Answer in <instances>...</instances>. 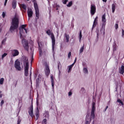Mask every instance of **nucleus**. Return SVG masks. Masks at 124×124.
<instances>
[{
	"mask_svg": "<svg viewBox=\"0 0 124 124\" xmlns=\"http://www.w3.org/2000/svg\"><path fill=\"white\" fill-rule=\"evenodd\" d=\"M18 28H19V18L15 16L12 19V25L10 27V31L12 32L15 30H17Z\"/></svg>",
	"mask_w": 124,
	"mask_h": 124,
	"instance_id": "1",
	"label": "nucleus"
},
{
	"mask_svg": "<svg viewBox=\"0 0 124 124\" xmlns=\"http://www.w3.org/2000/svg\"><path fill=\"white\" fill-rule=\"evenodd\" d=\"M46 32L48 35H51L52 52L54 53V52H55V46H56V39H55V35L53 33H51V30H48Z\"/></svg>",
	"mask_w": 124,
	"mask_h": 124,
	"instance_id": "2",
	"label": "nucleus"
},
{
	"mask_svg": "<svg viewBox=\"0 0 124 124\" xmlns=\"http://www.w3.org/2000/svg\"><path fill=\"white\" fill-rule=\"evenodd\" d=\"M95 111V103L94 102H93L92 108L91 111V118L94 120L95 115L94 114V111Z\"/></svg>",
	"mask_w": 124,
	"mask_h": 124,
	"instance_id": "3",
	"label": "nucleus"
},
{
	"mask_svg": "<svg viewBox=\"0 0 124 124\" xmlns=\"http://www.w3.org/2000/svg\"><path fill=\"white\" fill-rule=\"evenodd\" d=\"M34 7L35 11V15L37 19L39 18V9H38V5L37 3H34Z\"/></svg>",
	"mask_w": 124,
	"mask_h": 124,
	"instance_id": "4",
	"label": "nucleus"
},
{
	"mask_svg": "<svg viewBox=\"0 0 124 124\" xmlns=\"http://www.w3.org/2000/svg\"><path fill=\"white\" fill-rule=\"evenodd\" d=\"M15 67L16 70L21 71L22 68H21V63L19 61H16L15 62Z\"/></svg>",
	"mask_w": 124,
	"mask_h": 124,
	"instance_id": "5",
	"label": "nucleus"
},
{
	"mask_svg": "<svg viewBox=\"0 0 124 124\" xmlns=\"http://www.w3.org/2000/svg\"><path fill=\"white\" fill-rule=\"evenodd\" d=\"M22 44L25 50H26V51H29V48L30 47L29 46V42H28V41L23 39L22 40Z\"/></svg>",
	"mask_w": 124,
	"mask_h": 124,
	"instance_id": "6",
	"label": "nucleus"
},
{
	"mask_svg": "<svg viewBox=\"0 0 124 124\" xmlns=\"http://www.w3.org/2000/svg\"><path fill=\"white\" fill-rule=\"evenodd\" d=\"M91 15L93 16L96 12V7L94 4H91V10H90Z\"/></svg>",
	"mask_w": 124,
	"mask_h": 124,
	"instance_id": "7",
	"label": "nucleus"
},
{
	"mask_svg": "<svg viewBox=\"0 0 124 124\" xmlns=\"http://www.w3.org/2000/svg\"><path fill=\"white\" fill-rule=\"evenodd\" d=\"M27 27V24H24L21 25L19 28V33L20 35H22V34L24 32V29Z\"/></svg>",
	"mask_w": 124,
	"mask_h": 124,
	"instance_id": "8",
	"label": "nucleus"
},
{
	"mask_svg": "<svg viewBox=\"0 0 124 124\" xmlns=\"http://www.w3.org/2000/svg\"><path fill=\"white\" fill-rule=\"evenodd\" d=\"M45 74L48 77L50 75V68L49 67L48 65H46V69L45 70Z\"/></svg>",
	"mask_w": 124,
	"mask_h": 124,
	"instance_id": "9",
	"label": "nucleus"
},
{
	"mask_svg": "<svg viewBox=\"0 0 124 124\" xmlns=\"http://www.w3.org/2000/svg\"><path fill=\"white\" fill-rule=\"evenodd\" d=\"M92 117L90 118V114H87L86 117L85 121H86V123L85 124H90L91 123V121H92Z\"/></svg>",
	"mask_w": 124,
	"mask_h": 124,
	"instance_id": "10",
	"label": "nucleus"
},
{
	"mask_svg": "<svg viewBox=\"0 0 124 124\" xmlns=\"http://www.w3.org/2000/svg\"><path fill=\"white\" fill-rule=\"evenodd\" d=\"M29 113L31 118H33V117H34V115H33V106H32V105L30 108V109L29 111Z\"/></svg>",
	"mask_w": 124,
	"mask_h": 124,
	"instance_id": "11",
	"label": "nucleus"
},
{
	"mask_svg": "<svg viewBox=\"0 0 124 124\" xmlns=\"http://www.w3.org/2000/svg\"><path fill=\"white\" fill-rule=\"evenodd\" d=\"M27 14L29 18H31V17H32V15H33V12H32V10H31V9H28Z\"/></svg>",
	"mask_w": 124,
	"mask_h": 124,
	"instance_id": "12",
	"label": "nucleus"
},
{
	"mask_svg": "<svg viewBox=\"0 0 124 124\" xmlns=\"http://www.w3.org/2000/svg\"><path fill=\"white\" fill-rule=\"evenodd\" d=\"M12 56L13 57H17V56H19V51L17 49H14L12 51Z\"/></svg>",
	"mask_w": 124,
	"mask_h": 124,
	"instance_id": "13",
	"label": "nucleus"
},
{
	"mask_svg": "<svg viewBox=\"0 0 124 124\" xmlns=\"http://www.w3.org/2000/svg\"><path fill=\"white\" fill-rule=\"evenodd\" d=\"M102 22H103V26L105 25L106 23V15L105 14L103 15L102 16Z\"/></svg>",
	"mask_w": 124,
	"mask_h": 124,
	"instance_id": "14",
	"label": "nucleus"
},
{
	"mask_svg": "<svg viewBox=\"0 0 124 124\" xmlns=\"http://www.w3.org/2000/svg\"><path fill=\"white\" fill-rule=\"evenodd\" d=\"M44 118L47 120H49V111H46L43 115Z\"/></svg>",
	"mask_w": 124,
	"mask_h": 124,
	"instance_id": "15",
	"label": "nucleus"
},
{
	"mask_svg": "<svg viewBox=\"0 0 124 124\" xmlns=\"http://www.w3.org/2000/svg\"><path fill=\"white\" fill-rule=\"evenodd\" d=\"M65 38L66 39V42L67 43L69 42V35L66 33H64Z\"/></svg>",
	"mask_w": 124,
	"mask_h": 124,
	"instance_id": "16",
	"label": "nucleus"
},
{
	"mask_svg": "<svg viewBox=\"0 0 124 124\" xmlns=\"http://www.w3.org/2000/svg\"><path fill=\"white\" fill-rule=\"evenodd\" d=\"M16 4H17L16 0H13L12 2V7L13 9H15V8H16Z\"/></svg>",
	"mask_w": 124,
	"mask_h": 124,
	"instance_id": "17",
	"label": "nucleus"
},
{
	"mask_svg": "<svg viewBox=\"0 0 124 124\" xmlns=\"http://www.w3.org/2000/svg\"><path fill=\"white\" fill-rule=\"evenodd\" d=\"M50 79H51L52 88V89H54V77H53V75L50 76Z\"/></svg>",
	"mask_w": 124,
	"mask_h": 124,
	"instance_id": "18",
	"label": "nucleus"
},
{
	"mask_svg": "<svg viewBox=\"0 0 124 124\" xmlns=\"http://www.w3.org/2000/svg\"><path fill=\"white\" fill-rule=\"evenodd\" d=\"M24 75L26 77L29 76V69H24Z\"/></svg>",
	"mask_w": 124,
	"mask_h": 124,
	"instance_id": "19",
	"label": "nucleus"
},
{
	"mask_svg": "<svg viewBox=\"0 0 124 124\" xmlns=\"http://www.w3.org/2000/svg\"><path fill=\"white\" fill-rule=\"evenodd\" d=\"M35 114L36 120H38V118H39V109H38V108H37Z\"/></svg>",
	"mask_w": 124,
	"mask_h": 124,
	"instance_id": "20",
	"label": "nucleus"
},
{
	"mask_svg": "<svg viewBox=\"0 0 124 124\" xmlns=\"http://www.w3.org/2000/svg\"><path fill=\"white\" fill-rule=\"evenodd\" d=\"M119 73L120 74H124V66L122 65L121 66V69L119 70Z\"/></svg>",
	"mask_w": 124,
	"mask_h": 124,
	"instance_id": "21",
	"label": "nucleus"
},
{
	"mask_svg": "<svg viewBox=\"0 0 124 124\" xmlns=\"http://www.w3.org/2000/svg\"><path fill=\"white\" fill-rule=\"evenodd\" d=\"M97 20H94L92 29H94V28L96 27V25H97Z\"/></svg>",
	"mask_w": 124,
	"mask_h": 124,
	"instance_id": "22",
	"label": "nucleus"
},
{
	"mask_svg": "<svg viewBox=\"0 0 124 124\" xmlns=\"http://www.w3.org/2000/svg\"><path fill=\"white\" fill-rule=\"evenodd\" d=\"M112 13H114V12H115V10H116V5L114 3L112 4Z\"/></svg>",
	"mask_w": 124,
	"mask_h": 124,
	"instance_id": "23",
	"label": "nucleus"
},
{
	"mask_svg": "<svg viewBox=\"0 0 124 124\" xmlns=\"http://www.w3.org/2000/svg\"><path fill=\"white\" fill-rule=\"evenodd\" d=\"M23 62L24 64L25 63H27V62H29V60L28 59V58L25 57L23 58Z\"/></svg>",
	"mask_w": 124,
	"mask_h": 124,
	"instance_id": "24",
	"label": "nucleus"
},
{
	"mask_svg": "<svg viewBox=\"0 0 124 124\" xmlns=\"http://www.w3.org/2000/svg\"><path fill=\"white\" fill-rule=\"evenodd\" d=\"M84 45H83V46L79 49V54H81L84 52Z\"/></svg>",
	"mask_w": 124,
	"mask_h": 124,
	"instance_id": "25",
	"label": "nucleus"
},
{
	"mask_svg": "<svg viewBox=\"0 0 124 124\" xmlns=\"http://www.w3.org/2000/svg\"><path fill=\"white\" fill-rule=\"evenodd\" d=\"M21 6L22 8L24 9V10H27V5H26L24 4H21Z\"/></svg>",
	"mask_w": 124,
	"mask_h": 124,
	"instance_id": "26",
	"label": "nucleus"
},
{
	"mask_svg": "<svg viewBox=\"0 0 124 124\" xmlns=\"http://www.w3.org/2000/svg\"><path fill=\"white\" fill-rule=\"evenodd\" d=\"M73 4V2L72 1H70L68 4H67V7H71V6H72V4Z\"/></svg>",
	"mask_w": 124,
	"mask_h": 124,
	"instance_id": "27",
	"label": "nucleus"
},
{
	"mask_svg": "<svg viewBox=\"0 0 124 124\" xmlns=\"http://www.w3.org/2000/svg\"><path fill=\"white\" fill-rule=\"evenodd\" d=\"M82 39V31H79V42H81V40Z\"/></svg>",
	"mask_w": 124,
	"mask_h": 124,
	"instance_id": "28",
	"label": "nucleus"
},
{
	"mask_svg": "<svg viewBox=\"0 0 124 124\" xmlns=\"http://www.w3.org/2000/svg\"><path fill=\"white\" fill-rule=\"evenodd\" d=\"M42 124H47V119L46 118H45L43 119L42 122Z\"/></svg>",
	"mask_w": 124,
	"mask_h": 124,
	"instance_id": "29",
	"label": "nucleus"
},
{
	"mask_svg": "<svg viewBox=\"0 0 124 124\" xmlns=\"http://www.w3.org/2000/svg\"><path fill=\"white\" fill-rule=\"evenodd\" d=\"M25 67L24 69H29V62L25 63Z\"/></svg>",
	"mask_w": 124,
	"mask_h": 124,
	"instance_id": "30",
	"label": "nucleus"
},
{
	"mask_svg": "<svg viewBox=\"0 0 124 124\" xmlns=\"http://www.w3.org/2000/svg\"><path fill=\"white\" fill-rule=\"evenodd\" d=\"M54 8H56V10H58L59 8H60V5L57 4H55Z\"/></svg>",
	"mask_w": 124,
	"mask_h": 124,
	"instance_id": "31",
	"label": "nucleus"
},
{
	"mask_svg": "<svg viewBox=\"0 0 124 124\" xmlns=\"http://www.w3.org/2000/svg\"><path fill=\"white\" fill-rule=\"evenodd\" d=\"M4 81V78H1L0 79V85H2V84H3V82Z\"/></svg>",
	"mask_w": 124,
	"mask_h": 124,
	"instance_id": "32",
	"label": "nucleus"
},
{
	"mask_svg": "<svg viewBox=\"0 0 124 124\" xmlns=\"http://www.w3.org/2000/svg\"><path fill=\"white\" fill-rule=\"evenodd\" d=\"M113 52L117 50V46L116 45L113 46Z\"/></svg>",
	"mask_w": 124,
	"mask_h": 124,
	"instance_id": "33",
	"label": "nucleus"
},
{
	"mask_svg": "<svg viewBox=\"0 0 124 124\" xmlns=\"http://www.w3.org/2000/svg\"><path fill=\"white\" fill-rule=\"evenodd\" d=\"M83 71L84 73H87V74L89 73V72L88 71V69H87V68H84L83 69Z\"/></svg>",
	"mask_w": 124,
	"mask_h": 124,
	"instance_id": "34",
	"label": "nucleus"
},
{
	"mask_svg": "<svg viewBox=\"0 0 124 124\" xmlns=\"http://www.w3.org/2000/svg\"><path fill=\"white\" fill-rule=\"evenodd\" d=\"M43 53H42V49L41 48L39 49V56L41 57L42 56Z\"/></svg>",
	"mask_w": 124,
	"mask_h": 124,
	"instance_id": "35",
	"label": "nucleus"
},
{
	"mask_svg": "<svg viewBox=\"0 0 124 124\" xmlns=\"http://www.w3.org/2000/svg\"><path fill=\"white\" fill-rule=\"evenodd\" d=\"M72 66H71V65H70V66H68V68H69V69H68V73H69V72H70V71H71V69H72Z\"/></svg>",
	"mask_w": 124,
	"mask_h": 124,
	"instance_id": "36",
	"label": "nucleus"
},
{
	"mask_svg": "<svg viewBox=\"0 0 124 124\" xmlns=\"http://www.w3.org/2000/svg\"><path fill=\"white\" fill-rule=\"evenodd\" d=\"M6 56H7V53H4L3 55H2V59L3 60L4 58L6 57Z\"/></svg>",
	"mask_w": 124,
	"mask_h": 124,
	"instance_id": "37",
	"label": "nucleus"
},
{
	"mask_svg": "<svg viewBox=\"0 0 124 124\" xmlns=\"http://www.w3.org/2000/svg\"><path fill=\"white\" fill-rule=\"evenodd\" d=\"M25 32H26V33H28V30H27V29H26V28L23 29V33H24Z\"/></svg>",
	"mask_w": 124,
	"mask_h": 124,
	"instance_id": "38",
	"label": "nucleus"
},
{
	"mask_svg": "<svg viewBox=\"0 0 124 124\" xmlns=\"http://www.w3.org/2000/svg\"><path fill=\"white\" fill-rule=\"evenodd\" d=\"M36 85H38V84H39V78H38L36 79Z\"/></svg>",
	"mask_w": 124,
	"mask_h": 124,
	"instance_id": "39",
	"label": "nucleus"
},
{
	"mask_svg": "<svg viewBox=\"0 0 124 124\" xmlns=\"http://www.w3.org/2000/svg\"><path fill=\"white\" fill-rule=\"evenodd\" d=\"M5 41H6V38H5L2 41V44L3 45L5 43Z\"/></svg>",
	"mask_w": 124,
	"mask_h": 124,
	"instance_id": "40",
	"label": "nucleus"
},
{
	"mask_svg": "<svg viewBox=\"0 0 124 124\" xmlns=\"http://www.w3.org/2000/svg\"><path fill=\"white\" fill-rule=\"evenodd\" d=\"M115 30H117L118 29H119V24H118L117 23L115 24Z\"/></svg>",
	"mask_w": 124,
	"mask_h": 124,
	"instance_id": "41",
	"label": "nucleus"
},
{
	"mask_svg": "<svg viewBox=\"0 0 124 124\" xmlns=\"http://www.w3.org/2000/svg\"><path fill=\"white\" fill-rule=\"evenodd\" d=\"M70 57H71V52H69L68 54V59H70Z\"/></svg>",
	"mask_w": 124,
	"mask_h": 124,
	"instance_id": "42",
	"label": "nucleus"
},
{
	"mask_svg": "<svg viewBox=\"0 0 124 124\" xmlns=\"http://www.w3.org/2000/svg\"><path fill=\"white\" fill-rule=\"evenodd\" d=\"M4 104V101L2 100L0 103V106H2V105H3Z\"/></svg>",
	"mask_w": 124,
	"mask_h": 124,
	"instance_id": "43",
	"label": "nucleus"
},
{
	"mask_svg": "<svg viewBox=\"0 0 124 124\" xmlns=\"http://www.w3.org/2000/svg\"><path fill=\"white\" fill-rule=\"evenodd\" d=\"M61 65V62H58V69H60V65Z\"/></svg>",
	"mask_w": 124,
	"mask_h": 124,
	"instance_id": "44",
	"label": "nucleus"
},
{
	"mask_svg": "<svg viewBox=\"0 0 124 124\" xmlns=\"http://www.w3.org/2000/svg\"><path fill=\"white\" fill-rule=\"evenodd\" d=\"M67 1H68V0H64L63 1V4H66V3L67 2Z\"/></svg>",
	"mask_w": 124,
	"mask_h": 124,
	"instance_id": "45",
	"label": "nucleus"
},
{
	"mask_svg": "<svg viewBox=\"0 0 124 124\" xmlns=\"http://www.w3.org/2000/svg\"><path fill=\"white\" fill-rule=\"evenodd\" d=\"M2 15L3 18H4L5 17V13H4V12H3Z\"/></svg>",
	"mask_w": 124,
	"mask_h": 124,
	"instance_id": "46",
	"label": "nucleus"
},
{
	"mask_svg": "<svg viewBox=\"0 0 124 124\" xmlns=\"http://www.w3.org/2000/svg\"><path fill=\"white\" fill-rule=\"evenodd\" d=\"M21 124V120L18 119V120H17V124Z\"/></svg>",
	"mask_w": 124,
	"mask_h": 124,
	"instance_id": "47",
	"label": "nucleus"
},
{
	"mask_svg": "<svg viewBox=\"0 0 124 124\" xmlns=\"http://www.w3.org/2000/svg\"><path fill=\"white\" fill-rule=\"evenodd\" d=\"M38 74V73H35L34 75V78H36V77H37V75Z\"/></svg>",
	"mask_w": 124,
	"mask_h": 124,
	"instance_id": "48",
	"label": "nucleus"
},
{
	"mask_svg": "<svg viewBox=\"0 0 124 124\" xmlns=\"http://www.w3.org/2000/svg\"><path fill=\"white\" fill-rule=\"evenodd\" d=\"M72 95V92H69L68 93L69 96H70V95Z\"/></svg>",
	"mask_w": 124,
	"mask_h": 124,
	"instance_id": "49",
	"label": "nucleus"
},
{
	"mask_svg": "<svg viewBox=\"0 0 124 124\" xmlns=\"http://www.w3.org/2000/svg\"><path fill=\"white\" fill-rule=\"evenodd\" d=\"M122 102V100L119 99L117 100V102H119V103H121V102Z\"/></svg>",
	"mask_w": 124,
	"mask_h": 124,
	"instance_id": "50",
	"label": "nucleus"
},
{
	"mask_svg": "<svg viewBox=\"0 0 124 124\" xmlns=\"http://www.w3.org/2000/svg\"><path fill=\"white\" fill-rule=\"evenodd\" d=\"M8 0H5V2H4V6H5V5H6V3H7V1H8Z\"/></svg>",
	"mask_w": 124,
	"mask_h": 124,
	"instance_id": "51",
	"label": "nucleus"
},
{
	"mask_svg": "<svg viewBox=\"0 0 124 124\" xmlns=\"http://www.w3.org/2000/svg\"><path fill=\"white\" fill-rule=\"evenodd\" d=\"M98 16H96L94 20H95V21H98Z\"/></svg>",
	"mask_w": 124,
	"mask_h": 124,
	"instance_id": "52",
	"label": "nucleus"
},
{
	"mask_svg": "<svg viewBox=\"0 0 124 124\" xmlns=\"http://www.w3.org/2000/svg\"><path fill=\"white\" fill-rule=\"evenodd\" d=\"M122 35H123V36H124V29L122 30Z\"/></svg>",
	"mask_w": 124,
	"mask_h": 124,
	"instance_id": "53",
	"label": "nucleus"
},
{
	"mask_svg": "<svg viewBox=\"0 0 124 124\" xmlns=\"http://www.w3.org/2000/svg\"><path fill=\"white\" fill-rule=\"evenodd\" d=\"M77 61V58H76L75 59V61H74V63H76V61Z\"/></svg>",
	"mask_w": 124,
	"mask_h": 124,
	"instance_id": "54",
	"label": "nucleus"
},
{
	"mask_svg": "<svg viewBox=\"0 0 124 124\" xmlns=\"http://www.w3.org/2000/svg\"><path fill=\"white\" fill-rule=\"evenodd\" d=\"M74 64H75V63L74 62L73 64L70 65V66L73 67V66H74Z\"/></svg>",
	"mask_w": 124,
	"mask_h": 124,
	"instance_id": "55",
	"label": "nucleus"
},
{
	"mask_svg": "<svg viewBox=\"0 0 124 124\" xmlns=\"http://www.w3.org/2000/svg\"><path fill=\"white\" fill-rule=\"evenodd\" d=\"M74 64H75V63L74 62L73 64L70 65V66L73 67V66H74Z\"/></svg>",
	"mask_w": 124,
	"mask_h": 124,
	"instance_id": "56",
	"label": "nucleus"
},
{
	"mask_svg": "<svg viewBox=\"0 0 124 124\" xmlns=\"http://www.w3.org/2000/svg\"><path fill=\"white\" fill-rule=\"evenodd\" d=\"M108 108V106H107L106 108L104 110V111L105 112V111H106L107 110V108Z\"/></svg>",
	"mask_w": 124,
	"mask_h": 124,
	"instance_id": "57",
	"label": "nucleus"
},
{
	"mask_svg": "<svg viewBox=\"0 0 124 124\" xmlns=\"http://www.w3.org/2000/svg\"><path fill=\"white\" fill-rule=\"evenodd\" d=\"M2 97V93H0V98H1Z\"/></svg>",
	"mask_w": 124,
	"mask_h": 124,
	"instance_id": "58",
	"label": "nucleus"
},
{
	"mask_svg": "<svg viewBox=\"0 0 124 124\" xmlns=\"http://www.w3.org/2000/svg\"><path fill=\"white\" fill-rule=\"evenodd\" d=\"M104 2H106L107 1V0H102Z\"/></svg>",
	"mask_w": 124,
	"mask_h": 124,
	"instance_id": "59",
	"label": "nucleus"
},
{
	"mask_svg": "<svg viewBox=\"0 0 124 124\" xmlns=\"http://www.w3.org/2000/svg\"><path fill=\"white\" fill-rule=\"evenodd\" d=\"M121 104H122V105H124V102H123V101H122L121 102H120Z\"/></svg>",
	"mask_w": 124,
	"mask_h": 124,
	"instance_id": "60",
	"label": "nucleus"
},
{
	"mask_svg": "<svg viewBox=\"0 0 124 124\" xmlns=\"http://www.w3.org/2000/svg\"><path fill=\"white\" fill-rule=\"evenodd\" d=\"M31 75V73H30V76Z\"/></svg>",
	"mask_w": 124,
	"mask_h": 124,
	"instance_id": "61",
	"label": "nucleus"
},
{
	"mask_svg": "<svg viewBox=\"0 0 124 124\" xmlns=\"http://www.w3.org/2000/svg\"><path fill=\"white\" fill-rule=\"evenodd\" d=\"M17 83H18V81H16V85H15V87H16V86H17Z\"/></svg>",
	"mask_w": 124,
	"mask_h": 124,
	"instance_id": "62",
	"label": "nucleus"
},
{
	"mask_svg": "<svg viewBox=\"0 0 124 124\" xmlns=\"http://www.w3.org/2000/svg\"><path fill=\"white\" fill-rule=\"evenodd\" d=\"M36 103H37V105H38V103H39V102H38V100H37Z\"/></svg>",
	"mask_w": 124,
	"mask_h": 124,
	"instance_id": "63",
	"label": "nucleus"
},
{
	"mask_svg": "<svg viewBox=\"0 0 124 124\" xmlns=\"http://www.w3.org/2000/svg\"><path fill=\"white\" fill-rule=\"evenodd\" d=\"M1 26V25L0 24V28ZM0 31H1V29H0Z\"/></svg>",
	"mask_w": 124,
	"mask_h": 124,
	"instance_id": "64",
	"label": "nucleus"
}]
</instances>
